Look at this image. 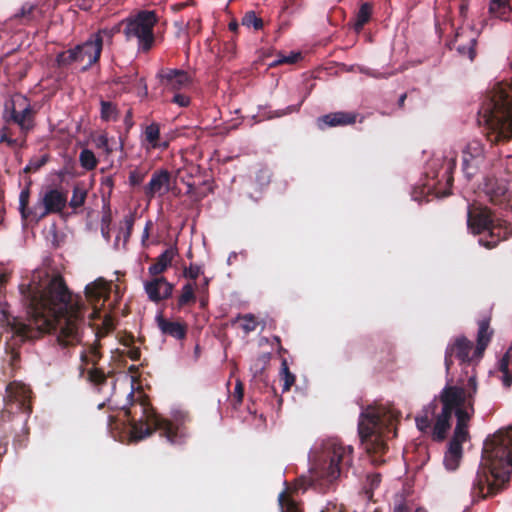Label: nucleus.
<instances>
[{
    "label": "nucleus",
    "instance_id": "obj_1",
    "mask_svg": "<svg viewBox=\"0 0 512 512\" xmlns=\"http://www.w3.org/2000/svg\"><path fill=\"white\" fill-rule=\"evenodd\" d=\"M21 291L28 305L29 324L1 310L12 334L25 340L35 338L37 333L54 330L63 346L81 341L87 307L81 297L71 295L62 278L54 277L40 284L33 279L26 288L22 285Z\"/></svg>",
    "mask_w": 512,
    "mask_h": 512
},
{
    "label": "nucleus",
    "instance_id": "obj_2",
    "mask_svg": "<svg viewBox=\"0 0 512 512\" xmlns=\"http://www.w3.org/2000/svg\"><path fill=\"white\" fill-rule=\"evenodd\" d=\"M143 388L144 386H131L127 392L129 407H122L132 439L139 441L158 432L171 445L186 444L191 436L189 426L193 420L190 411L175 406L167 416H163L154 409Z\"/></svg>",
    "mask_w": 512,
    "mask_h": 512
},
{
    "label": "nucleus",
    "instance_id": "obj_3",
    "mask_svg": "<svg viewBox=\"0 0 512 512\" xmlns=\"http://www.w3.org/2000/svg\"><path fill=\"white\" fill-rule=\"evenodd\" d=\"M512 476V426L486 439L482 462L471 487L474 502L492 497L504 489Z\"/></svg>",
    "mask_w": 512,
    "mask_h": 512
},
{
    "label": "nucleus",
    "instance_id": "obj_4",
    "mask_svg": "<svg viewBox=\"0 0 512 512\" xmlns=\"http://www.w3.org/2000/svg\"><path fill=\"white\" fill-rule=\"evenodd\" d=\"M472 388L471 393L465 391L463 386H444L440 394L424 408L423 415L416 417L417 428L423 433L430 432L434 441H443L459 405L466 403L472 409L477 386Z\"/></svg>",
    "mask_w": 512,
    "mask_h": 512
},
{
    "label": "nucleus",
    "instance_id": "obj_5",
    "mask_svg": "<svg viewBox=\"0 0 512 512\" xmlns=\"http://www.w3.org/2000/svg\"><path fill=\"white\" fill-rule=\"evenodd\" d=\"M353 462V447L338 439H329L323 444V460L310 469V476L297 480L296 489L313 488L325 494L334 489L336 481L344 475Z\"/></svg>",
    "mask_w": 512,
    "mask_h": 512
},
{
    "label": "nucleus",
    "instance_id": "obj_6",
    "mask_svg": "<svg viewBox=\"0 0 512 512\" xmlns=\"http://www.w3.org/2000/svg\"><path fill=\"white\" fill-rule=\"evenodd\" d=\"M483 122L495 141L512 138V79L496 83L486 94L479 110Z\"/></svg>",
    "mask_w": 512,
    "mask_h": 512
},
{
    "label": "nucleus",
    "instance_id": "obj_7",
    "mask_svg": "<svg viewBox=\"0 0 512 512\" xmlns=\"http://www.w3.org/2000/svg\"><path fill=\"white\" fill-rule=\"evenodd\" d=\"M492 333L489 320L484 319L479 322L475 346L464 336H457L448 344L445 352V365L447 370H450L453 359L459 360L462 370L458 379L459 384H476L475 365L483 357L484 351L491 341Z\"/></svg>",
    "mask_w": 512,
    "mask_h": 512
},
{
    "label": "nucleus",
    "instance_id": "obj_8",
    "mask_svg": "<svg viewBox=\"0 0 512 512\" xmlns=\"http://www.w3.org/2000/svg\"><path fill=\"white\" fill-rule=\"evenodd\" d=\"M401 412L392 406L368 407L361 413L358 431L362 441L370 442L375 453H384L386 439L397 436Z\"/></svg>",
    "mask_w": 512,
    "mask_h": 512
},
{
    "label": "nucleus",
    "instance_id": "obj_9",
    "mask_svg": "<svg viewBox=\"0 0 512 512\" xmlns=\"http://www.w3.org/2000/svg\"><path fill=\"white\" fill-rule=\"evenodd\" d=\"M4 119L6 125L0 129V144L23 146L27 134L34 127V116L28 98L22 94H14L5 104Z\"/></svg>",
    "mask_w": 512,
    "mask_h": 512
},
{
    "label": "nucleus",
    "instance_id": "obj_10",
    "mask_svg": "<svg viewBox=\"0 0 512 512\" xmlns=\"http://www.w3.org/2000/svg\"><path fill=\"white\" fill-rule=\"evenodd\" d=\"M467 226L473 234L489 232L490 240L483 238L479 240L481 245L489 249L512 234V228L508 222L495 219L490 209L476 203L468 208Z\"/></svg>",
    "mask_w": 512,
    "mask_h": 512
},
{
    "label": "nucleus",
    "instance_id": "obj_11",
    "mask_svg": "<svg viewBox=\"0 0 512 512\" xmlns=\"http://www.w3.org/2000/svg\"><path fill=\"white\" fill-rule=\"evenodd\" d=\"M29 189H23L19 195V211L23 219L40 221L49 214L61 213L67 204V194L58 188L45 187L39 194L36 203L29 208Z\"/></svg>",
    "mask_w": 512,
    "mask_h": 512
},
{
    "label": "nucleus",
    "instance_id": "obj_12",
    "mask_svg": "<svg viewBox=\"0 0 512 512\" xmlns=\"http://www.w3.org/2000/svg\"><path fill=\"white\" fill-rule=\"evenodd\" d=\"M111 38L112 32L103 29L91 35L89 39L74 49L60 53L57 56L59 65H68L72 62H78L83 65V69H87L96 63L100 57L104 37Z\"/></svg>",
    "mask_w": 512,
    "mask_h": 512
},
{
    "label": "nucleus",
    "instance_id": "obj_13",
    "mask_svg": "<svg viewBox=\"0 0 512 512\" xmlns=\"http://www.w3.org/2000/svg\"><path fill=\"white\" fill-rule=\"evenodd\" d=\"M157 22L153 11H141L126 20L124 35L128 41L137 40L138 50L149 51L154 43L153 28Z\"/></svg>",
    "mask_w": 512,
    "mask_h": 512
},
{
    "label": "nucleus",
    "instance_id": "obj_14",
    "mask_svg": "<svg viewBox=\"0 0 512 512\" xmlns=\"http://www.w3.org/2000/svg\"><path fill=\"white\" fill-rule=\"evenodd\" d=\"M32 394L30 386H5V410L13 414L22 412L29 416L32 412Z\"/></svg>",
    "mask_w": 512,
    "mask_h": 512
},
{
    "label": "nucleus",
    "instance_id": "obj_15",
    "mask_svg": "<svg viewBox=\"0 0 512 512\" xmlns=\"http://www.w3.org/2000/svg\"><path fill=\"white\" fill-rule=\"evenodd\" d=\"M110 289L111 284L103 278H99L86 286L85 298L91 305L90 318L98 317L101 306L109 296Z\"/></svg>",
    "mask_w": 512,
    "mask_h": 512
},
{
    "label": "nucleus",
    "instance_id": "obj_16",
    "mask_svg": "<svg viewBox=\"0 0 512 512\" xmlns=\"http://www.w3.org/2000/svg\"><path fill=\"white\" fill-rule=\"evenodd\" d=\"M484 159L483 145L479 140L469 141L462 150V169L465 175L472 177L480 168Z\"/></svg>",
    "mask_w": 512,
    "mask_h": 512
},
{
    "label": "nucleus",
    "instance_id": "obj_17",
    "mask_svg": "<svg viewBox=\"0 0 512 512\" xmlns=\"http://www.w3.org/2000/svg\"><path fill=\"white\" fill-rule=\"evenodd\" d=\"M158 77L164 88L170 91L186 89L192 84V76L184 70L162 69Z\"/></svg>",
    "mask_w": 512,
    "mask_h": 512
},
{
    "label": "nucleus",
    "instance_id": "obj_18",
    "mask_svg": "<svg viewBox=\"0 0 512 512\" xmlns=\"http://www.w3.org/2000/svg\"><path fill=\"white\" fill-rule=\"evenodd\" d=\"M98 358L99 355L95 348H91L81 355L80 377L82 381L101 384L105 380V375L95 367Z\"/></svg>",
    "mask_w": 512,
    "mask_h": 512
},
{
    "label": "nucleus",
    "instance_id": "obj_19",
    "mask_svg": "<svg viewBox=\"0 0 512 512\" xmlns=\"http://www.w3.org/2000/svg\"><path fill=\"white\" fill-rule=\"evenodd\" d=\"M151 280L144 282V290L153 302H160L169 298L172 294L173 286L164 277L152 276Z\"/></svg>",
    "mask_w": 512,
    "mask_h": 512
},
{
    "label": "nucleus",
    "instance_id": "obj_20",
    "mask_svg": "<svg viewBox=\"0 0 512 512\" xmlns=\"http://www.w3.org/2000/svg\"><path fill=\"white\" fill-rule=\"evenodd\" d=\"M170 190V173L167 170L155 171L145 187L148 198L163 196Z\"/></svg>",
    "mask_w": 512,
    "mask_h": 512
},
{
    "label": "nucleus",
    "instance_id": "obj_21",
    "mask_svg": "<svg viewBox=\"0 0 512 512\" xmlns=\"http://www.w3.org/2000/svg\"><path fill=\"white\" fill-rule=\"evenodd\" d=\"M474 414V404L472 405V409L468 404L459 405L456 410V427L452 437L468 440L469 431L468 424L470 419Z\"/></svg>",
    "mask_w": 512,
    "mask_h": 512
},
{
    "label": "nucleus",
    "instance_id": "obj_22",
    "mask_svg": "<svg viewBox=\"0 0 512 512\" xmlns=\"http://www.w3.org/2000/svg\"><path fill=\"white\" fill-rule=\"evenodd\" d=\"M482 191L492 203L502 204L506 201V185L497 179L487 178L483 184Z\"/></svg>",
    "mask_w": 512,
    "mask_h": 512
},
{
    "label": "nucleus",
    "instance_id": "obj_23",
    "mask_svg": "<svg viewBox=\"0 0 512 512\" xmlns=\"http://www.w3.org/2000/svg\"><path fill=\"white\" fill-rule=\"evenodd\" d=\"M357 115L349 112H334L320 117L317 121L319 128L345 126L355 123Z\"/></svg>",
    "mask_w": 512,
    "mask_h": 512
},
{
    "label": "nucleus",
    "instance_id": "obj_24",
    "mask_svg": "<svg viewBox=\"0 0 512 512\" xmlns=\"http://www.w3.org/2000/svg\"><path fill=\"white\" fill-rule=\"evenodd\" d=\"M142 145L147 151L152 149H166L168 143L166 141H160V127L157 123H151L146 126L143 133Z\"/></svg>",
    "mask_w": 512,
    "mask_h": 512
},
{
    "label": "nucleus",
    "instance_id": "obj_25",
    "mask_svg": "<svg viewBox=\"0 0 512 512\" xmlns=\"http://www.w3.org/2000/svg\"><path fill=\"white\" fill-rule=\"evenodd\" d=\"M176 255V252L173 248L166 249L163 253H161L149 268L148 272L151 276H158L167 270L168 267L171 266L172 261Z\"/></svg>",
    "mask_w": 512,
    "mask_h": 512
},
{
    "label": "nucleus",
    "instance_id": "obj_26",
    "mask_svg": "<svg viewBox=\"0 0 512 512\" xmlns=\"http://www.w3.org/2000/svg\"><path fill=\"white\" fill-rule=\"evenodd\" d=\"M495 374L497 375V378L502 380L505 384H510L512 382V346L499 361Z\"/></svg>",
    "mask_w": 512,
    "mask_h": 512
},
{
    "label": "nucleus",
    "instance_id": "obj_27",
    "mask_svg": "<svg viewBox=\"0 0 512 512\" xmlns=\"http://www.w3.org/2000/svg\"><path fill=\"white\" fill-rule=\"evenodd\" d=\"M158 325L161 331L176 339H183L186 335V328L179 322L167 321L162 318L158 320Z\"/></svg>",
    "mask_w": 512,
    "mask_h": 512
},
{
    "label": "nucleus",
    "instance_id": "obj_28",
    "mask_svg": "<svg viewBox=\"0 0 512 512\" xmlns=\"http://www.w3.org/2000/svg\"><path fill=\"white\" fill-rule=\"evenodd\" d=\"M509 0H491L489 12L492 16L505 19L510 12Z\"/></svg>",
    "mask_w": 512,
    "mask_h": 512
},
{
    "label": "nucleus",
    "instance_id": "obj_29",
    "mask_svg": "<svg viewBox=\"0 0 512 512\" xmlns=\"http://www.w3.org/2000/svg\"><path fill=\"white\" fill-rule=\"evenodd\" d=\"M278 501L281 512H302L299 504L291 497L287 490L279 494Z\"/></svg>",
    "mask_w": 512,
    "mask_h": 512
},
{
    "label": "nucleus",
    "instance_id": "obj_30",
    "mask_svg": "<svg viewBox=\"0 0 512 512\" xmlns=\"http://www.w3.org/2000/svg\"><path fill=\"white\" fill-rule=\"evenodd\" d=\"M372 14V6L368 3H364L360 6L356 16L354 29L359 32L363 26L369 21Z\"/></svg>",
    "mask_w": 512,
    "mask_h": 512
},
{
    "label": "nucleus",
    "instance_id": "obj_31",
    "mask_svg": "<svg viewBox=\"0 0 512 512\" xmlns=\"http://www.w3.org/2000/svg\"><path fill=\"white\" fill-rule=\"evenodd\" d=\"M270 360V354L265 353L257 357L250 366V370L256 378L258 375H261L265 370L267 364Z\"/></svg>",
    "mask_w": 512,
    "mask_h": 512
},
{
    "label": "nucleus",
    "instance_id": "obj_32",
    "mask_svg": "<svg viewBox=\"0 0 512 512\" xmlns=\"http://www.w3.org/2000/svg\"><path fill=\"white\" fill-rule=\"evenodd\" d=\"M117 116L118 112L115 105L108 101H101V118L104 121H114Z\"/></svg>",
    "mask_w": 512,
    "mask_h": 512
},
{
    "label": "nucleus",
    "instance_id": "obj_33",
    "mask_svg": "<svg viewBox=\"0 0 512 512\" xmlns=\"http://www.w3.org/2000/svg\"><path fill=\"white\" fill-rule=\"evenodd\" d=\"M79 160L81 166L87 170H92L97 165V160L94 153L89 149H84L81 151Z\"/></svg>",
    "mask_w": 512,
    "mask_h": 512
},
{
    "label": "nucleus",
    "instance_id": "obj_34",
    "mask_svg": "<svg viewBox=\"0 0 512 512\" xmlns=\"http://www.w3.org/2000/svg\"><path fill=\"white\" fill-rule=\"evenodd\" d=\"M195 287L192 283H187L182 287V293L179 297V304L186 305L195 300Z\"/></svg>",
    "mask_w": 512,
    "mask_h": 512
},
{
    "label": "nucleus",
    "instance_id": "obj_35",
    "mask_svg": "<svg viewBox=\"0 0 512 512\" xmlns=\"http://www.w3.org/2000/svg\"><path fill=\"white\" fill-rule=\"evenodd\" d=\"M242 25L250 28L253 27L255 30H259L263 26L262 19L257 17L253 11L247 12L242 18Z\"/></svg>",
    "mask_w": 512,
    "mask_h": 512
},
{
    "label": "nucleus",
    "instance_id": "obj_36",
    "mask_svg": "<svg viewBox=\"0 0 512 512\" xmlns=\"http://www.w3.org/2000/svg\"><path fill=\"white\" fill-rule=\"evenodd\" d=\"M240 320V326L241 328L243 329V331L245 333H249L251 331H254L256 329V326H257V322H256V319L253 315L251 314H246L242 317L239 318Z\"/></svg>",
    "mask_w": 512,
    "mask_h": 512
},
{
    "label": "nucleus",
    "instance_id": "obj_37",
    "mask_svg": "<svg viewBox=\"0 0 512 512\" xmlns=\"http://www.w3.org/2000/svg\"><path fill=\"white\" fill-rule=\"evenodd\" d=\"M466 441L467 440L452 437L451 440L449 441L448 449L446 452L462 457V454H463L462 444Z\"/></svg>",
    "mask_w": 512,
    "mask_h": 512
},
{
    "label": "nucleus",
    "instance_id": "obj_38",
    "mask_svg": "<svg viewBox=\"0 0 512 512\" xmlns=\"http://www.w3.org/2000/svg\"><path fill=\"white\" fill-rule=\"evenodd\" d=\"M86 199V192L80 188H74L73 195L70 200V206L72 208L81 207Z\"/></svg>",
    "mask_w": 512,
    "mask_h": 512
},
{
    "label": "nucleus",
    "instance_id": "obj_39",
    "mask_svg": "<svg viewBox=\"0 0 512 512\" xmlns=\"http://www.w3.org/2000/svg\"><path fill=\"white\" fill-rule=\"evenodd\" d=\"M300 58L299 53H291L288 56L279 55L277 59H275L272 63L269 64L270 67H274L280 64H293L297 62V60Z\"/></svg>",
    "mask_w": 512,
    "mask_h": 512
},
{
    "label": "nucleus",
    "instance_id": "obj_40",
    "mask_svg": "<svg viewBox=\"0 0 512 512\" xmlns=\"http://www.w3.org/2000/svg\"><path fill=\"white\" fill-rule=\"evenodd\" d=\"M475 43H476L475 39L471 38L469 40V46L458 45L457 51L461 55L468 57V59L472 61L475 57V49H474Z\"/></svg>",
    "mask_w": 512,
    "mask_h": 512
},
{
    "label": "nucleus",
    "instance_id": "obj_41",
    "mask_svg": "<svg viewBox=\"0 0 512 512\" xmlns=\"http://www.w3.org/2000/svg\"><path fill=\"white\" fill-rule=\"evenodd\" d=\"M280 377H281V380L286 385L294 384V382H295V375L289 371L288 364H287L286 360L282 361Z\"/></svg>",
    "mask_w": 512,
    "mask_h": 512
},
{
    "label": "nucleus",
    "instance_id": "obj_42",
    "mask_svg": "<svg viewBox=\"0 0 512 512\" xmlns=\"http://www.w3.org/2000/svg\"><path fill=\"white\" fill-rule=\"evenodd\" d=\"M462 457L454 454H450L445 452L444 455V465L448 470H456L459 466L460 460Z\"/></svg>",
    "mask_w": 512,
    "mask_h": 512
},
{
    "label": "nucleus",
    "instance_id": "obj_43",
    "mask_svg": "<svg viewBox=\"0 0 512 512\" xmlns=\"http://www.w3.org/2000/svg\"><path fill=\"white\" fill-rule=\"evenodd\" d=\"M97 147L103 149V151L109 155L112 152V147L110 146L109 139L105 135H100L97 140Z\"/></svg>",
    "mask_w": 512,
    "mask_h": 512
},
{
    "label": "nucleus",
    "instance_id": "obj_44",
    "mask_svg": "<svg viewBox=\"0 0 512 512\" xmlns=\"http://www.w3.org/2000/svg\"><path fill=\"white\" fill-rule=\"evenodd\" d=\"M243 396H244V386H234L232 403L235 408L237 405L242 403Z\"/></svg>",
    "mask_w": 512,
    "mask_h": 512
},
{
    "label": "nucleus",
    "instance_id": "obj_45",
    "mask_svg": "<svg viewBox=\"0 0 512 512\" xmlns=\"http://www.w3.org/2000/svg\"><path fill=\"white\" fill-rule=\"evenodd\" d=\"M134 81H136L135 77L124 76V77L119 78L118 81H116V83H119L123 86L122 91L128 92V91H131V89H132L131 85Z\"/></svg>",
    "mask_w": 512,
    "mask_h": 512
},
{
    "label": "nucleus",
    "instance_id": "obj_46",
    "mask_svg": "<svg viewBox=\"0 0 512 512\" xmlns=\"http://www.w3.org/2000/svg\"><path fill=\"white\" fill-rule=\"evenodd\" d=\"M124 223H125L126 229L122 233H123L124 241H127L132 233L134 218L132 216H127L124 220Z\"/></svg>",
    "mask_w": 512,
    "mask_h": 512
},
{
    "label": "nucleus",
    "instance_id": "obj_47",
    "mask_svg": "<svg viewBox=\"0 0 512 512\" xmlns=\"http://www.w3.org/2000/svg\"><path fill=\"white\" fill-rule=\"evenodd\" d=\"M172 101L180 107H187L190 103V98L184 94L176 93Z\"/></svg>",
    "mask_w": 512,
    "mask_h": 512
},
{
    "label": "nucleus",
    "instance_id": "obj_48",
    "mask_svg": "<svg viewBox=\"0 0 512 512\" xmlns=\"http://www.w3.org/2000/svg\"><path fill=\"white\" fill-rule=\"evenodd\" d=\"M153 227V222L151 220H148L145 224V227H144V230H143V233H142V237H141V243L143 246H147V240L149 238V235H150V230L151 228Z\"/></svg>",
    "mask_w": 512,
    "mask_h": 512
},
{
    "label": "nucleus",
    "instance_id": "obj_49",
    "mask_svg": "<svg viewBox=\"0 0 512 512\" xmlns=\"http://www.w3.org/2000/svg\"><path fill=\"white\" fill-rule=\"evenodd\" d=\"M123 353H125L132 360H138L141 354L139 348L136 347H127Z\"/></svg>",
    "mask_w": 512,
    "mask_h": 512
},
{
    "label": "nucleus",
    "instance_id": "obj_50",
    "mask_svg": "<svg viewBox=\"0 0 512 512\" xmlns=\"http://www.w3.org/2000/svg\"><path fill=\"white\" fill-rule=\"evenodd\" d=\"M201 273L200 267L191 265L185 270V276L191 279H196Z\"/></svg>",
    "mask_w": 512,
    "mask_h": 512
},
{
    "label": "nucleus",
    "instance_id": "obj_51",
    "mask_svg": "<svg viewBox=\"0 0 512 512\" xmlns=\"http://www.w3.org/2000/svg\"><path fill=\"white\" fill-rule=\"evenodd\" d=\"M119 421L113 416L109 415L107 417V426L110 429V432L114 438H116V435L113 433L114 426L115 428H118Z\"/></svg>",
    "mask_w": 512,
    "mask_h": 512
},
{
    "label": "nucleus",
    "instance_id": "obj_52",
    "mask_svg": "<svg viewBox=\"0 0 512 512\" xmlns=\"http://www.w3.org/2000/svg\"><path fill=\"white\" fill-rule=\"evenodd\" d=\"M33 6L30 5V4H26L24 5L21 10H20V13H18L16 15V17H20V18H28V16L31 14L32 10H33Z\"/></svg>",
    "mask_w": 512,
    "mask_h": 512
},
{
    "label": "nucleus",
    "instance_id": "obj_53",
    "mask_svg": "<svg viewBox=\"0 0 512 512\" xmlns=\"http://www.w3.org/2000/svg\"><path fill=\"white\" fill-rule=\"evenodd\" d=\"M368 479L370 481V486L372 488H376L379 486L380 482H381V475L380 474H372V475H369L368 476Z\"/></svg>",
    "mask_w": 512,
    "mask_h": 512
},
{
    "label": "nucleus",
    "instance_id": "obj_54",
    "mask_svg": "<svg viewBox=\"0 0 512 512\" xmlns=\"http://www.w3.org/2000/svg\"><path fill=\"white\" fill-rule=\"evenodd\" d=\"M394 512H407V507L403 503L398 504L394 507Z\"/></svg>",
    "mask_w": 512,
    "mask_h": 512
},
{
    "label": "nucleus",
    "instance_id": "obj_55",
    "mask_svg": "<svg viewBox=\"0 0 512 512\" xmlns=\"http://www.w3.org/2000/svg\"><path fill=\"white\" fill-rule=\"evenodd\" d=\"M237 28H238V23L237 22L233 21V22L229 23V29L231 31L235 32L237 30Z\"/></svg>",
    "mask_w": 512,
    "mask_h": 512
},
{
    "label": "nucleus",
    "instance_id": "obj_56",
    "mask_svg": "<svg viewBox=\"0 0 512 512\" xmlns=\"http://www.w3.org/2000/svg\"><path fill=\"white\" fill-rule=\"evenodd\" d=\"M207 286H208V280L205 279L203 285L201 287H199V290L204 293L207 291Z\"/></svg>",
    "mask_w": 512,
    "mask_h": 512
},
{
    "label": "nucleus",
    "instance_id": "obj_57",
    "mask_svg": "<svg viewBox=\"0 0 512 512\" xmlns=\"http://www.w3.org/2000/svg\"><path fill=\"white\" fill-rule=\"evenodd\" d=\"M200 304H201L202 307H204L207 304V297L206 296H201L200 297Z\"/></svg>",
    "mask_w": 512,
    "mask_h": 512
},
{
    "label": "nucleus",
    "instance_id": "obj_58",
    "mask_svg": "<svg viewBox=\"0 0 512 512\" xmlns=\"http://www.w3.org/2000/svg\"><path fill=\"white\" fill-rule=\"evenodd\" d=\"M6 452V448L0 445V457Z\"/></svg>",
    "mask_w": 512,
    "mask_h": 512
},
{
    "label": "nucleus",
    "instance_id": "obj_59",
    "mask_svg": "<svg viewBox=\"0 0 512 512\" xmlns=\"http://www.w3.org/2000/svg\"><path fill=\"white\" fill-rule=\"evenodd\" d=\"M291 386L285 385L283 386V392L289 391Z\"/></svg>",
    "mask_w": 512,
    "mask_h": 512
},
{
    "label": "nucleus",
    "instance_id": "obj_60",
    "mask_svg": "<svg viewBox=\"0 0 512 512\" xmlns=\"http://www.w3.org/2000/svg\"><path fill=\"white\" fill-rule=\"evenodd\" d=\"M451 163H452V166H455L456 161H455V158H454V157L451 159Z\"/></svg>",
    "mask_w": 512,
    "mask_h": 512
},
{
    "label": "nucleus",
    "instance_id": "obj_61",
    "mask_svg": "<svg viewBox=\"0 0 512 512\" xmlns=\"http://www.w3.org/2000/svg\"><path fill=\"white\" fill-rule=\"evenodd\" d=\"M404 99H405V95H402V96L400 97V103H403Z\"/></svg>",
    "mask_w": 512,
    "mask_h": 512
},
{
    "label": "nucleus",
    "instance_id": "obj_62",
    "mask_svg": "<svg viewBox=\"0 0 512 512\" xmlns=\"http://www.w3.org/2000/svg\"><path fill=\"white\" fill-rule=\"evenodd\" d=\"M131 181H136V178H134L133 175L130 176Z\"/></svg>",
    "mask_w": 512,
    "mask_h": 512
},
{
    "label": "nucleus",
    "instance_id": "obj_63",
    "mask_svg": "<svg viewBox=\"0 0 512 512\" xmlns=\"http://www.w3.org/2000/svg\"><path fill=\"white\" fill-rule=\"evenodd\" d=\"M131 181H136V178H134L133 175L130 176Z\"/></svg>",
    "mask_w": 512,
    "mask_h": 512
},
{
    "label": "nucleus",
    "instance_id": "obj_64",
    "mask_svg": "<svg viewBox=\"0 0 512 512\" xmlns=\"http://www.w3.org/2000/svg\"><path fill=\"white\" fill-rule=\"evenodd\" d=\"M510 65H511V68H512V59H511Z\"/></svg>",
    "mask_w": 512,
    "mask_h": 512
}]
</instances>
